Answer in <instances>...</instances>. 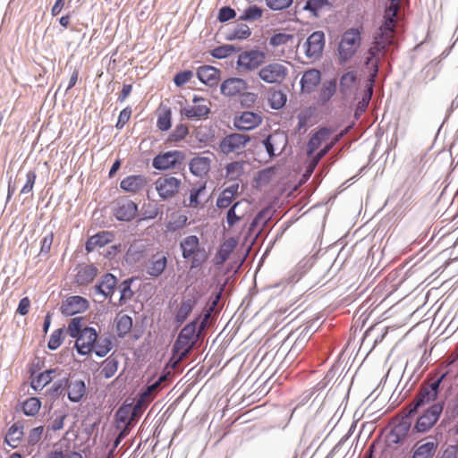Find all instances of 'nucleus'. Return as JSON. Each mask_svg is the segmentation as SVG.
I'll return each mask as SVG.
<instances>
[{"label": "nucleus", "instance_id": "obj_1", "mask_svg": "<svg viewBox=\"0 0 458 458\" xmlns=\"http://www.w3.org/2000/svg\"><path fill=\"white\" fill-rule=\"evenodd\" d=\"M396 24L397 19L383 16L382 23L373 33L366 64L374 69L375 73L377 72L379 62L394 44Z\"/></svg>", "mask_w": 458, "mask_h": 458}, {"label": "nucleus", "instance_id": "obj_2", "mask_svg": "<svg viewBox=\"0 0 458 458\" xmlns=\"http://www.w3.org/2000/svg\"><path fill=\"white\" fill-rule=\"evenodd\" d=\"M66 333L76 339L75 348L79 354L89 355L93 352L94 345L98 337L95 328L82 327V318H73L68 324Z\"/></svg>", "mask_w": 458, "mask_h": 458}, {"label": "nucleus", "instance_id": "obj_3", "mask_svg": "<svg viewBox=\"0 0 458 458\" xmlns=\"http://www.w3.org/2000/svg\"><path fill=\"white\" fill-rule=\"evenodd\" d=\"M198 319L187 324L179 333L173 346L174 355L177 356L175 364L182 361L198 342L199 334L196 332Z\"/></svg>", "mask_w": 458, "mask_h": 458}, {"label": "nucleus", "instance_id": "obj_4", "mask_svg": "<svg viewBox=\"0 0 458 458\" xmlns=\"http://www.w3.org/2000/svg\"><path fill=\"white\" fill-rule=\"evenodd\" d=\"M450 374V370H446L438 379L431 382L428 386H421L415 399L407 407L406 416H411L415 413L417 410L433 401L437 397L438 388L441 382Z\"/></svg>", "mask_w": 458, "mask_h": 458}, {"label": "nucleus", "instance_id": "obj_5", "mask_svg": "<svg viewBox=\"0 0 458 458\" xmlns=\"http://www.w3.org/2000/svg\"><path fill=\"white\" fill-rule=\"evenodd\" d=\"M180 245L182 257L191 259V267H199L207 261L208 253L205 249L199 247V241L196 235L187 236Z\"/></svg>", "mask_w": 458, "mask_h": 458}, {"label": "nucleus", "instance_id": "obj_6", "mask_svg": "<svg viewBox=\"0 0 458 458\" xmlns=\"http://www.w3.org/2000/svg\"><path fill=\"white\" fill-rule=\"evenodd\" d=\"M258 74L267 84H282L289 74V68L284 62L273 61L261 67Z\"/></svg>", "mask_w": 458, "mask_h": 458}, {"label": "nucleus", "instance_id": "obj_7", "mask_svg": "<svg viewBox=\"0 0 458 458\" xmlns=\"http://www.w3.org/2000/svg\"><path fill=\"white\" fill-rule=\"evenodd\" d=\"M181 185V179L170 174L160 175L154 182L155 190L162 200L174 198L179 193Z\"/></svg>", "mask_w": 458, "mask_h": 458}, {"label": "nucleus", "instance_id": "obj_8", "mask_svg": "<svg viewBox=\"0 0 458 458\" xmlns=\"http://www.w3.org/2000/svg\"><path fill=\"white\" fill-rule=\"evenodd\" d=\"M361 38L358 29H350L346 30L339 44V55L342 60H349L360 46Z\"/></svg>", "mask_w": 458, "mask_h": 458}, {"label": "nucleus", "instance_id": "obj_9", "mask_svg": "<svg viewBox=\"0 0 458 458\" xmlns=\"http://www.w3.org/2000/svg\"><path fill=\"white\" fill-rule=\"evenodd\" d=\"M266 59V55L259 50H248L239 55L237 68L242 72H252L257 70Z\"/></svg>", "mask_w": 458, "mask_h": 458}, {"label": "nucleus", "instance_id": "obj_10", "mask_svg": "<svg viewBox=\"0 0 458 458\" xmlns=\"http://www.w3.org/2000/svg\"><path fill=\"white\" fill-rule=\"evenodd\" d=\"M211 102L202 97L194 96L192 105L181 110V114L189 119H202L210 113Z\"/></svg>", "mask_w": 458, "mask_h": 458}, {"label": "nucleus", "instance_id": "obj_11", "mask_svg": "<svg viewBox=\"0 0 458 458\" xmlns=\"http://www.w3.org/2000/svg\"><path fill=\"white\" fill-rule=\"evenodd\" d=\"M442 411L443 405L434 403L417 420L414 429L420 433L428 431L437 423Z\"/></svg>", "mask_w": 458, "mask_h": 458}, {"label": "nucleus", "instance_id": "obj_12", "mask_svg": "<svg viewBox=\"0 0 458 458\" xmlns=\"http://www.w3.org/2000/svg\"><path fill=\"white\" fill-rule=\"evenodd\" d=\"M171 376V372L168 371L162 375L156 382L148 385L139 395L137 399V408H146L157 396L161 389V386Z\"/></svg>", "mask_w": 458, "mask_h": 458}, {"label": "nucleus", "instance_id": "obj_13", "mask_svg": "<svg viewBox=\"0 0 458 458\" xmlns=\"http://www.w3.org/2000/svg\"><path fill=\"white\" fill-rule=\"evenodd\" d=\"M250 141V137L240 133H232L225 137L220 143V149L225 154L240 153Z\"/></svg>", "mask_w": 458, "mask_h": 458}, {"label": "nucleus", "instance_id": "obj_14", "mask_svg": "<svg viewBox=\"0 0 458 458\" xmlns=\"http://www.w3.org/2000/svg\"><path fill=\"white\" fill-rule=\"evenodd\" d=\"M89 306V301L86 298L73 295L66 298L63 301L60 310L64 316H73L86 311Z\"/></svg>", "mask_w": 458, "mask_h": 458}, {"label": "nucleus", "instance_id": "obj_15", "mask_svg": "<svg viewBox=\"0 0 458 458\" xmlns=\"http://www.w3.org/2000/svg\"><path fill=\"white\" fill-rule=\"evenodd\" d=\"M250 208V203L246 199L234 202L226 213V223L229 228L245 219Z\"/></svg>", "mask_w": 458, "mask_h": 458}, {"label": "nucleus", "instance_id": "obj_16", "mask_svg": "<svg viewBox=\"0 0 458 458\" xmlns=\"http://www.w3.org/2000/svg\"><path fill=\"white\" fill-rule=\"evenodd\" d=\"M263 144L269 157L279 156L287 145V137L283 132L276 131L269 135Z\"/></svg>", "mask_w": 458, "mask_h": 458}, {"label": "nucleus", "instance_id": "obj_17", "mask_svg": "<svg viewBox=\"0 0 458 458\" xmlns=\"http://www.w3.org/2000/svg\"><path fill=\"white\" fill-rule=\"evenodd\" d=\"M248 89V83L242 78H229L220 86L221 93L228 98L240 97Z\"/></svg>", "mask_w": 458, "mask_h": 458}, {"label": "nucleus", "instance_id": "obj_18", "mask_svg": "<svg viewBox=\"0 0 458 458\" xmlns=\"http://www.w3.org/2000/svg\"><path fill=\"white\" fill-rule=\"evenodd\" d=\"M167 266V257L163 251L153 254L147 261L146 272L152 277H158L163 274Z\"/></svg>", "mask_w": 458, "mask_h": 458}, {"label": "nucleus", "instance_id": "obj_19", "mask_svg": "<svg viewBox=\"0 0 458 458\" xmlns=\"http://www.w3.org/2000/svg\"><path fill=\"white\" fill-rule=\"evenodd\" d=\"M261 122L262 118L259 114L245 111L234 117L233 125L240 131H250L258 127Z\"/></svg>", "mask_w": 458, "mask_h": 458}, {"label": "nucleus", "instance_id": "obj_20", "mask_svg": "<svg viewBox=\"0 0 458 458\" xmlns=\"http://www.w3.org/2000/svg\"><path fill=\"white\" fill-rule=\"evenodd\" d=\"M197 301L198 298L194 294H186L182 297L174 315V320L178 326H181L187 319Z\"/></svg>", "mask_w": 458, "mask_h": 458}, {"label": "nucleus", "instance_id": "obj_21", "mask_svg": "<svg viewBox=\"0 0 458 458\" xmlns=\"http://www.w3.org/2000/svg\"><path fill=\"white\" fill-rule=\"evenodd\" d=\"M306 55L310 58H318L322 54L325 46V35L322 31L313 32L307 39Z\"/></svg>", "mask_w": 458, "mask_h": 458}, {"label": "nucleus", "instance_id": "obj_22", "mask_svg": "<svg viewBox=\"0 0 458 458\" xmlns=\"http://www.w3.org/2000/svg\"><path fill=\"white\" fill-rule=\"evenodd\" d=\"M137 213V204L130 199L118 202L114 210V216L120 221H131L136 216Z\"/></svg>", "mask_w": 458, "mask_h": 458}, {"label": "nucleus", "instance_id": "obj_23", "mask_svg": "<svg viewBox=\"0 0 458 458\" xmlns=\"http://www.w3.org/2000/svg\"><path fill=\"white\" fill-rule=\"evenodd\" d=\"M180 156L181 152L177 150L157 155L154 157L152 165L157 170H167L173 168L178 163V157Z\"/></svg>", "mask_w": 458, "mask_h": 458}, {"label": "nucleus", "instance_id": "obj_24", "mask_svg": "<svg viewBox=\"0 0 458 458\" xmlns=\"http://www.w3.org/2000/svg\"><path fill=\"white\" fill-rule=\"evenodd\" d=\"M426 442H417L413 448L412 458H433L437 449V443L429 437Z\"/></svg>", "mask_w": 458, "mask_h": 458}, {"label": "nucleus", "instance_id": "obj_25", "mask_svg": "<svg viewBox=\"0 0 458 458\" xmlns=\"http://www.w3.org/2000/svg\"><path fill=\"white\" fill-rule=\"evenodd\" d=\"M198 79L204 84L213 87L220 80V70L210 65L200 66L197 70Z\"/></svg>", "mask_w": 458, "mask_h": 458}, {"label": "nucleus", "instance_id": "obj_26", "mask_svg": "<svg viewBox=\"0 0 458 458\" xmlns=\"http://www.w3.org/2000/svg\"><path fill=\"white\" fill-rule=\"evenodd\" d=\"M114 240V233L109 231H102L90 236L85 245L88 252L93 251L97 247H103Z\"/></svg>", "mask_w": 458, "mask_h": 458}, {"label": "nucleus", "instance_id": "obj_27", "mask_svg": "<svg viewBox=\"0 0 458 458\" xmlns=\"http://www.w3.org/2000/svg\"><path fill=\"white\" fill-rule=\"evenodd\" d=\"M332 130L322 127L319 128L310 139L307 144V155L308 157H311L314 152L322 145L323 142H326L329 136L332 133Z\"/></svg>", "mask_w": 458, "mask_h": 458}, {"label": "nucleus", "instance_id": "obj_28", "mask_svg": "<svg viewBox=\"0 0 458 458\" xmlns=\"http://www.w3.org/2000/svg\"><path fill=\"white\" fill-rule=\"evenodd\" d=\"M147 183L148 179L144 175H129L122 180L120 187L126 192L136 193L142 190Z\"/></svg>", "mask_w": 458, "mask_h": 458}, {"label": "nucleus", "instance_id": "obj_29", "mask_svg": "<svg viewBox=\"0 0 458 458\" xmlns=\"http://www.w3.org/2000/svg\"><path fill=\"white\" fill-rule=\"evenodd\" d=\"M320 81L321 73L318 70L310 69L306 71L301 79V91L307 93L314 91Z\"/></svg>", "mask_w": 458, "mask_h": 458}, {"label": "nucleus", "instance_id": "obj_30", "mask_svg": "<svg viewBox=\"0 0 458 458\" xmlns=\"http://www.w3.org/2000/svg\"><path fill=\"white\" fill-rule=\"evenodd\" d=\"M239 183L233 182L223 190L216 200V207L220 209L228 208L232 206L233 199L238 195Z\"/></svg>", "mask_w": 458, "mask_h": 458}, {"label": "nucleus", "instance_id": "obj_31", "mask_svg": "<svg viewBox=\"0 0 458 458\" xmlns=\"http://www.w3.org/2000/svg\"><path fill=\"white\" fill-rule=\"evenodd\" d=\"M190 171L196 176L203 177L207 175L210 170L211 159L208 157H195L190 164Z\"/></svg>", "mask_w": 458, "mask_h": 458}, {"label": "nucleus", "instance_id": "obj_32", "mask_svg": "<svg viewBox=\"0 0 458 458\" xmlns=\"http://www.w3.org/2000/svg\"><path fill=\"white\" fill-rule=\"evenodd\" d=\"M97 274L98 268L94 265L82 266L75 276V282L79 285H87L95 279Z\"/></svg>", "mask_w": 458, "mask_h": 458}, {"label": "nucleus", "instance_id": "obj_33", "mask_svg": "<svg viewBox=\"0 0 458 458\" xmlns=\"http://www.w3.org/2000/svg\"><path fill=\"white\" fill-rule=\"evenodd\" d=\"M117 284V279L112 274H106L101 282L95 286V290L97 293L102 294L104 297L112 296L114 288Z\"/></svg>", "mask_w": 458, "mask_h": 458}, {"label": "nucleus", "instance_id": "obj_34", "mask_svg": "<svg viewBox=\"0 0 458 458\" xmlns=\"http://www.w3.org/2000/svg\"><path fill=\"white\" fill-rule=\"evenodd\" d=\"M60 370L58 369H47L41 372L37 377L33 378L31 381V386L35 390H41L47 385H48L56 375H60Z\"/></svg>", "mask_w": 458, "mask_h": 458}, {"label": "nucleus", "instance_id": "obj_35", "mask_svg": "<svg viewBox=\"0 0 458 458\" xmlns=\"http://www.w3.org/2000/svg\"><path fill=\"white\" fill-rule=\"evenodd\" d=\"M340 91L344 95H350L357 88V75L354 71L347 72L340 79Z\"/></svg>", "mask_w": 458, "mask_h": 458}, {"label": "nucleus", "instance_id": "obj_36", "mask_svg": "<svg viewBox=\"0 0 458 458\" xmlns=\"http://www.w3.org/2000/svg\"><path fill=\"white\" fill-rule=\"evenodd\" d=\"M68 398L70 401L77 403L81 400L86 393V386L83 380H74L67 384Z\"/></svg>", "mask_w": 458, "mask_h": 458}, {"label": "nucleus", "instance_id": "obj_37", "mask_svg": "<svg viewBox=\"0 0 458 458\" xmlns=\"http://www.w3.org/2000/svg\"><path fill=\"white\" fill-rule=\"evenodd\" d=\"M237 245V241L230 238L224 242L216 254V264H223L229 258Z\"/></svg>", "mask_w": 458, "mask_h": 458}, {"label": "nucleus", "instance_id": "obj_38", "mask_svg": "<svg viewBox=\"0 0 458 458\" xmlns=\"http://www.w3.org/2000/svg\"><path fill=\"white\" fill-rule=\"evenodd\" d=\"M411 428V423L403 419L391 431L390 437L392 441L398 444L405 439Z\"/></svg>", "mask_w": 458, "mask_h": 458}, {"label": "nucleus", "instance_id": "obj_39", "mask_svg": "<svg viewBox=\"0 0 458 458\" xmlns=\"http://www.w3.org/2000/svg\"><path fill=\"white\" fill-rule=\"evenodd\" d=\"M114 323L116 333L120 337L126 335L132 327V319L126 314H118Z\"/></svg>", "mask_w": 458, "mask_h": 458}, {"label": "nucleus", "instance_id": "obj_40", "mask_svg": "<svg viewBox=\"0 0 458 458\" xmlns=\"http://www.w3.org/2000/svg\"><path fill=\"white\" fill-rule=\"evenodd\" d=\"M23 436L22 427L14 423L10 427L5 436L4 442L13 448L19 445L20 441Z\"/></svg>", "mask_w": 458, "mask_h": 458}, {"label": "nucleus", "instance_id": "obj_41", "mask_svg": "<svg viewBox=\"0 0 458 458\" xmlns=\"http://www.w3.org/2000/svg\"><path fill=\"white\" fill-rule=\"evenodd\" d=\"M187 216L180 213H173L165 225V233H174L182 229L187 223Z\"/></svg>", "mask_w": 458, "mask_h": 458}, {"label": "nucleus", "instance_id": "obj_42", "mask_svg": "<svg viewBox=\"0 0 458 458\" xmlns=\"http://www.w3.org/2000/svg\"><path fill=\"white\" fill-rule=\"evenodd\" d=\"M119 362L113 355L107 357L101 364L100 375L105 378H110L116 373Z\"/></svg>", "mask_w": 458, "mask_h": 458}, {"label": "nucleus", "instance_id": "obj_43", "mask_svg": "<svg viewBox=\"0 0 458 458\" xmlns=\"http://www.w3.org/2000/svg\"><path fill=\"white\" fill-rule=\"evenodd\" d=\"M287 100L286 95L279 89H271L268 92V102L273 109L282 108Z\"/></svg>", "mask_w": 458, "mask_h": 458}, {"label": "nucleus", "instance_id": "obj_44", "mask_svg": "<svg viewBox=\"0 0 458 458\" xmlns=\"http://www.w3.org/2000/svg\"><path fill=\"white\" fill-rule=\"evenodd\" d=\"M244 172V163L235 161L228 164L225 167V177L229 180L236 181Z\"/></svg>", "mask_w": 458, "mask_h": 458}, {"label": "nucleus", "instance_id": "obj_45", "mask_svg": "<svg viewBox=\"0 0 458 458\" xmlns=\"http://www.w3.org/2000/svg\"><path fill=\"white\" fill-rule=\"evenodd\" d=\"M328 0H308L303 10L309 11L314 17H318L320 12L327 6H330Z\"/></svg>", "mask_w": 458, "mask_h": 458}, {"label": "nucleus", "instance_id": "obj_46", "mask_svg": "<svg viewBox=\"0 0 458 458\" xmlns=\"http://www.w3.org/2000/svg\"><path fill=\"white\" fill-rule=\"evenodd\" d=\"M251 34L250 29L247 24L240 23L237 24L232 31L227 35L228 40L234 39H245L248 38Z\"/></svg>", "mask_w": 458, "mask_h": 458}, {"label": "nucleus", "instance_id": "obj_47", "mask_svg": "<svg viewBox=\"0 0 458 458\" xmlns=\"http://www.w3.org/2000/svg\"><path fill=\"white\" fill-rule=\"evenodd\" d=\"M41 408V402L37 397H30L27 399L22 404V411L27 416H35L38 413Z\"/></svg>", "mask_w": 458, "mask_h": 458}, {"label": "nucleus", "instance_id": "obj_48", "mask_svg": "<svg viewBox=\"0 0 458 458\" xmlns=\"http://www.w3.org/2000/svg\"><path fill=\"white\" fill-rule=\"evenodd\" d=\"M113 344L109 337L98 338L94 345V352L99 357L106 356L112 349Z\"/></svg>", "mask_w": 458, "mask_h": 458}, {"label": "nucleus", "instance_id": "obj_49", "mask_svg": "<svg viewBox=\"0 0 458 458\" xmlns=\"http://www.w3.org/2000/svg\"><path fill=\"white\" fill-rule=\"evenodd\" d=\"M189 134V127L186 124L180 123L175 126L172 133L168 136L167 143H175L182 140Z\"/></svg>", "mask_w": 458, "mask_h": 458}, {"label": "nucleus", "instance_id": "obj_50", "mask_svg": "<svg viewBox=\"0 0 458 458\" xmlns=\"http://www.w3.org/2000/svg\"><path fill=\"white\" fill-rule=\"evenodd\" d=\"M293 38H294V37L293 34H288L285 32H279V33L274 34L269 38V44H270V46H272L274 47H280L283 45H286L290 42H293Z\"/></svg>", "mask_w": 458, "mask_h": 458}, {"label": "nucleus", "instance_id": "obj_51", "mask_svg": "<svg viewBox=\"0 0 458 458\" xmlns=\"http://www.w3.org/2000/svg\"><path fill=\"white\" fill-rule=\"evenodd\" d=\"M335 89V81H329L325 84L319 92L318 101L321 104H326L334 96Z\"/></svg>", "mask_w": 458, "mask_h": 458}, {"label": "nucleus", "instance_id": "obj_52", "mask_svg": "<svg viewBox=\"0 0 458 458\" xmlns=\"http://www.w3.org/2000/svg\"><path fill=\"white\" fill-rule=\"evenodd\" d=\"M64 328L55 330L49 337L47 347L50 350H56L64 342Z\"/></svg>", "mask_w": 458, "mask_h": 458}, {"label": "nucleus", "instance_id": "obj_53", "mask_svg": "<svg viewBox=\"0 0 458 458\" xmlns=\"http://www.w3.org/2000/svg\"><path fill=\"white\" fill-rule=\"evenodd\" d=\"M263 11L257 5L249 6L240 17L242 21H256L262 16Z\"/></svg>", "mask_w": 458, "mask_h": 458}, {"label": "nucleus", "instance_id": "obj_54", "mask_svg": "<svg viewBox=\"0 0 458 458\" xmlns=\"http://www.w3.org/2000/svg\"><path fill=\"white\" fill-rule=\"evenodd\" d=\"M235 50L236 49L233 45H224L214 48L211 51V55L218 59L226 58L235 52Z\"/></svg>", "mask_w": 458, "mask_h": 458}, {"label": "nucleus", "instance_id": "obj_55", "mask_svg": "<svg viewBox=\"0 0 458 458\" xmlns=\"http://www.w3.org/2000/svg\"><path fill=\"white\" fill-rule=\"evenodd\" d=\"M401 7V0H388L386 4L384 15L392 19H396L397 13Z\"/></svg>", "mask_w": 458, "mask_h": 458}, {"label": "nucleus", "instance_id": "obj_56", "mask_svg": "<svg viewBox=\"0 0 458 458\" xmlns=\"http://www.w3.org/2000/svg\"><path fill=\"white\" fill-rule=\"evenodd\" d=\"M293 0H266L268 8L274 11L287 9L293 4Z\"/></svg>", "mask_w": 458, "mask_h": 458}, {"label": "nucleus", "instance_id": "obj_57", "mask_svg": "<svg viewBox=\"0 0 458 458\" xmlns=\"http://www.w3.org/2000/svg\"><path fill=\"white\" fill-rule=\"evenodd\" d=\"M458 360V345L455 347L454 352L448 356L447 360L443 363L445 369L448 368L447 370H450V373L453 372V369L455 368V376H458V367L456 365V361ZM457 367V368H456Z\"/></svg>", "mask_w": 458, "mask_h": 458}, {"label": "nucleus", "instance_id": "obj_58", "mask_svg": "<svg viewBox=\"0 0 458 458\" xmlns=\"http://www.w3.org/2000/svg\"><path fill=\"white\" fill-rule=\"evenodd\" d=\"M68 379L64 377L54 383L51 387L47 390L48 394L53 397H58L66 387Z\"/></svg>", "mask_w": 458, "mask_h": 458}, {"label": "nucleus", "instance_id": "obj_59", "mask_svg": "<svg viewBox=\"0 0 458 458\" xmlns=\"http://www.w3.org/2000/svg\"><path fill=\"white\" fill-rule=\"evenodd\" d=\"M204 191H205L204 185L199 187L198 189H195V188L192 189L190 193L189 203L187 204V206H189L191 208H197L200 203L199 196L201 195V193Z\"/></svg>", "mask_w": 458, "mask_h": 458}, {"label": "nucleus", "instance_id": "obj_60", "mask_svg": "<svg viewBox=\"0 0 458 458\" xmlns=\"http://www.w3.org/2000/svg\"><path fill=\"white\" fill-rule=\"evenodd\" d=\"M36 178H37V174H36L35 171L30 170L27 173L26 182L21 190V194L29 193L33 190Z\"/></svg>", "mask_w": 458, "mask_h": 458}, {"label": "nucleus", "instance_id": "obj_61", "mask_svg": "<svg viewBox=\"0 0 458 458\" xmlns=\"http://www.w3.org/2000/svg\"><path fill=\"white\" fill-rule=\"evenodd\" d=\"M192 77L193 72L191 71L180 72L174 76V82L177 87H182L189 82Z\"/></svg>", "mask_w": 458, "mask_h": 458}, {"label": "nucleus", "instance_id": "obj_62", "mask_svg": "<svg viewBox=\"0 0 458 458\" xmlns=\"http://www.w3.org/2000/svg\"><path fill=\"white\" fill-rule=\"evenodd\" d=\"M157 125L161 131H167L171 127V113L167 111L157 118Z\"/></svg>", "mask_w": 458, "mask_h": 458}, {"label": "nucleus", "instance_id": "obj_63", "mask_svg": "<svg viewBox=\"0 0 458 458\" xmlns=\"http://www.w3.org/2000/svg\"><path fill=\"white\" fill-rule=\"evenodd\" d=\"M131 115V108L125 107L120 112L118 121L116 123V128L122 129L130 120Z\"/></svg>", "mask_w": 458, "mask_h": 458}, {"label": "nucleus", "instance_id": "obj_64", "mask_svg": "<svg viewBox=\"0 0 458 458\" xmlns=\"http://www.w3.org/2000/svg\"><path fill=\"white\" fill-rule=\"evenodd\" d=\"M235 11L228 6H224L219 10L218 20L222 22L232 20L235 17Z\"/></svg>", "mask_w": 458, "mask_h": 458}]
</instances>
